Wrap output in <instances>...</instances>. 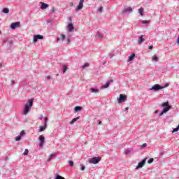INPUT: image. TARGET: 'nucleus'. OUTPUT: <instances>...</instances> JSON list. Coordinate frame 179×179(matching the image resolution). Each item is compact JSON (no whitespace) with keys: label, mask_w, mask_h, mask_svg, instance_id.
Wrapping results in <instances>:
<instances>
[{"label":"nucleus","mask_w":179,"mask_h":179,"mask_svg":"<svg viewBox=\"0 0 179 179\" xmlns=\"http://www.w3.org/2000/svg\"><path fill=\"white\" fill-rule=\"evenodd\" d=\"M33 99H30L25 105L23 112L24 115H27V114H29V111L31 110V107H33Z\"/></svg>","instance_id":"nucleus-1"},{"label":"nucleus","mask_w":179,"mask_h":179,"mask_svg":"<svg viewBox=\"0 0 179 179\" xmlns=\"http://www.w3.org/2000/svg\"><path fill=\"white\" fill-rule=\"evenodd\" d=\"M162 106L164 107V108L163 112L159 114L160 117H162V115H163L164 113H167V111H169V110L171 109V106L169 105V102L162 103Z\"/></svg>","instance_id":"nucleus-2"},{"label":"nucleus","mask_w":179,"mask_h":179,"mask_svg":"<svg viewBox=\"0 0 179 179\" xmlns=\"http://www.w3.org/2000/svg\"><path fill=\"white\" fill-rule=\"evenodd\" d=\"M101 160V157H94L89 159L88 163H90V164H98V163H100Z\"/></svg>","instance_id":"nucleus-3"},{"label":"nucleus","mask_w":179,"mask_h":179,"mask_svg":"<svg viewBox=\"0 0 179 179\" xmlns=\"http://www.w3.org/2000/svg\"><path fill=\"white\" fill-rule=\"evenodd\" d=\"M48 122V117H44L43 126H40L38 129V132H43L47 129V122Z\"/></svg>","instance_id":"nucleus-4"},{"label":"nucleus","mask_w":179,"mask_h":179,"mask_svg":"<svg viewBox=\"0 0 179 179\" xmlns=\"http://www.w3.org/2000/svg\"><path fill=\"white\" fill-rule=\"evenodd\" d=\"M162 89H164V87H162L159 84H156L154 86H152L150 89V90H154L155 92H157V90H162Z\"/></svg>","instance_id":"nucleus-5"},{"label":"nucleus","mask_w":179,"mask_h":179,"mask_svg":"<svg viewBox=\"0 0 179 179\" xmlns=\"http://www.w3.org/2000/svg\"><path fill=\"white\" fill-rule=\"evenodd\" d=\"M39 148H43L44 146V143H45V138L43 136V135L39 136Z\"/></svg>","instance_id":"nucleus-6"},{"label":"nucleus","mask_w":179,"mask_h":179,"mask_svg":"<svg viewBox=\"0 0 179 179\" xmlns=\"http://www.w3.org/2000/svg\"><path fill=\"white\" fill-rule=\"evenodd\" d=\"M124 101H127V95L125 94H120V98L118 99V103H124Z\"/></svg>","instance_id":"nucleus-7"},{"label":"nucleus","mask_w":179,"mask_h":179,"mask_svg":"<svg viewBox=\"0 0 179 179\" xmlns=\"http://www.w3.org/2000/svg\"><path fill=\"white\" fill-rule=\"evenodd\" d=\"M43 38H44V36H43V35H35L34 36V43H37L38 40H43Z\"/></svg>","instance_id":"nucleus-8"},{"label":"nucleus","mask_w":179,"mask_h":179,"mask_svg":"<svg viewBox=\"0 0 179 179\" xmlns=\"http://www.w3.org/2000/svg\"><path fill=\"white\" fill-rule=\"evenodd\" d=\"M20 26V22H13L10 24V29L12 30H15V29H16V27H19Z\"/></svg>","instance_id":"nucleus-9"},{"label":"nucleus","mask_w":179,"mask_h":179,"mask_svg":"<svg viewBox=\"0 0 179 179\" xmlns=\"http://www.w3.org/2000/svg\"><path fill=\"white\" fill-rule=\"evenodd\" d=\"M146 163V159H144L142 160V162H140L138 164V166L136 167V169L138 170V169H142L143 166H145Z\"/></svg>","instance_id":"nucleus-10"},{"label":"nucleus","mask_w":179,"mask_h":179,"mask_svg":"<svg viewBox=\"0 0 179 179\" xmlns=\"http://www.w3.org/2000/svg\"><path fill=\"white\" fill-rule=\"evenodd\" d=\"M83 2H85V0H80L78 6H77L76 10H82L83 9Z\"/></svg>","instance_id":"nucleus-11"},{"label":"nucleus","mask_w":179,"mask_h":179,"mask_svg":"<svg viewBox=\"0 0 179 179\" xmlns=\"http://www.w3.org/2000/svg\"><path fill=\"white\" fill-rule=\"evenodd\" d=\"M65 38H66V36H65V34H62L59 37L57 38V41L64 42L65 41Z\"/></svg>","instance_id":"nucleus-12"},{"label":"nucleus","mask_w":179,"mask_h":179,"mask_svg":"<svg viewBox=\"0 0 179 179\" xmlns=\"http://www.w3.org/2000/svg\"><path fill=\"white\" fill-rule=\"evenodd\" d=\"M67 30L68 31H69L70 33H72V31H73V30H75V27H73V24L72 23H69L67 26Z\"/></svg>","instance_id":"nucleus-13"},{"label":"nucleus","mask_w":179,"mask_h":179,"mask_svg":"<svg viewBox=\"0 0 179 179\" xmlns=\"http://www.w3.org/2000/svg\"><path fill=\"white\" fill-rule=\"evenodd\" d=\"M113 82V80L108 81L105 85H102L101 89H107L110 87V85Z\"/></svg>","instance_id":"nucleus-14"},{"label":"nucleus","mask_w":179,"mask_h":179,"mask_svg":"<svg viewBox=\"0 0 179 179\" xmlns=\"http://www.w3.org/2000/svg\"><path fill=\"white\" fill-rule=\"evenodd\" d=\"M90 93H94L95 94H97V93H99L100 92V90L97 89V88H90Z\"/></svg>","instance_id":"nucleus-15"},{"label":"nucleus","mask_w":179,"mask_h":179,"mask_svg":"<svg viewBox=\"0 0 179 179\" xmlns=\"http://www.w3.org/2000/svg\"><path fill=\"white\" fill-rule=\"evenodd\" d=\"M80 117H76V118H73L71 122H70V124L71 125H73V124H75V122H76V121L78 120H80Z\"/></svg>","instance_id":"nucleus-16"},{"label":"nucleus","mask_w":179,"mask_h":179,"mask_svg":"<svg viewBox=\"0 0 179 179\" xmlns=\"http://www.w3.org/2000/svg\"><path fill=\"white\" fill-rule=\"evenodd\" d=\"M48 8V4L45 3H41V9H47Z\"/></svg>","instance_id":"nucleus-17"},{"label":"nucleus","mask_w":179,"mask_h":179,"mask_svg":"<svg viewBox=\"0 0 179 179\" xmlns=\"http://www.w3.org/2000/svg\"><path fill=\"white\" fill-rule=\"evenodd\" d=\"M132 10V8L128 7L127 8H124L122 10L123 13H127V12H131Z\"/></svg>","instance_id":"nucleus-18"},{"label":"nucleus","mask_w":179,"mask_h":179,"mask_svg":"<svg viewBox=\"0 0 179 179\" xmlns=\"http://www.w3.org/2000/svg\"><path fill=\"white\" fill-rule=\"evenodd\" d=\"M145 41V39H143V35H142L138 40V44H142Z\"/></svg>","instance_id":"nucleus-19"},{"label":"nucleus","mask_w":179,"mask_h":179,"mask_svg":"<svg viewBox=\"0 0 179 179\" xmlns=\"http://www.w3.org/2000/svg\"><path fill=\"white\" fill-rule=\"evenodd\" d=\"M138 13L140 14V16H143V12H144V9L143 8H140L138 10Z\"/></svg>","instance_id":"nucleus-20"},{"label":"nucleus","mask_w":179,"mask_h":179,"mask_svg":"<svg viewBox=\"0 0 179 179\" xmlns=\"http://www.w3.org/2000/svg\"><path fill=\"white\" fill-rule=\"evenodd\" d=\"M74 110L76 113H78V111H81L82 110V107L81 106H76L74 108Z\"/></svg>","instance_id":"nucleus-21"},{"label":"nucleus","mask_w":179,"mask_h":179,"mask_svg":"<svg viewBox=\"0 0 179 179\" xmlns=\"http://www.w3.org/2000/svg\"><path fill=\"white\" fill-rule=\"evenodd\" d=\"M96 37H97V38H100L101 40V38H103V37H104V36L103 35V34L98 32L96 34Z\"/></svg>","instance_id":"nucleus-22"},{"label":"nucleus","mask_w":179,"mask_h":179,"mask_svg":"<svg viewBox=\"0 0 179 179\" xmlns=\"http://www.w3.org/2000/svg\"><path fill=\"white\" fill-rule=\"evenodd\" d=\"M71 43V36H67L66 38V44H69Z\"/></svg>","instance_id":"nucleus-23"},{"label":"nucleus","mask_w":179,"mask_h":179,"mask_svg":"<svg viewBox=\"0 0 179 179\" xmlns=\"http://www.w3.org/2000/svg\"><path fill=\"white\" fill-rule=\"evenodd\" d=\"M62 69H63V73H65V72L68 71V66H66V65H64Z\"/></svg>","instance_id":"nucleus-24"},{"label":"nucleus","mask_w":179,"mask_h":179,"mask_svg":"<svg viewBox=\"0 0 179 179\" xmlns=\"http://www.w3.org/2000/svg\"><path fill=\"white\" fill-rule=\"evenodd\" d=\"M134 58H135V54H132L129 57V61H133Z\"/></svg>","instance_id":"nucleus-25"},{"label":"nucleus","mask_w":179,"mask_h":179,"mask_svg":"<svg viewBox=\"0 0 179 179\" xmlns=\"http://www.w3.org/2000/svg\"><path fill=\"white\" fill-rule=\"evenodd\" d=\"M2 12L3 13H8L9 12V8H4L3 10H2Z\"/></svg>","instance_id":"nucleus-26"},{"label":"nucleus","mask_w":179,"mask_h":179,"mask_svg":"<svg viewBox=\"0 0 179 179\" xmlns=\"http://www.w3.org/2000/svg\"><path fill=\"white\" fill-rule=\"evenodd\" d=\"M55 156H57V155L51 154L48 157V160H51L52 159H53V157H55Z\"/></svg>","instance_id":"nucleus-27"},{"label":"nucleus","mask_w":179,"mask_h":179,"mask_svg":"<svg viewBox=\"0 0 179 179\" xmlns=\"http://www.w3.org/2000/svg\"><path fill=\"white\" fill-rule=\"evenodd\" d=\"M56 179H65V178L61 176L59 174H56Z\"/></svg>","instance_id":"nucleus-28"},{"label":"nucleus","mask_w":179,"mask_h":179,"mask_svg":"<svg viewBox=\"0 0 179 179\" xmlns=\"http://www.w3.org/2000/svg\"><path fill=\"white\" fill-rule=\"evenodd\" d=\"M89 67V63H85L83 66V69H85V68H88Z\"/></svg>","instance_id":"nucleus-29"},{"label":"nucleus","mask_w":179,"mask_h":179,"mask_svg":"<svg viewBox=\"0 0 179 179\" xmlns=\"http://www.w3.org/2000/svg\"><path fill=\"white\" fill-rule=\"evenodd\" d=\"M24 135H26V132L24 131V130H22L20 134V136H24Z\"/></svg>","instance_id":"nucleus-30"},{"label":"nucleus","mask_w":179,"mask_h":179,"mask_svg":"<svg viewBox=\"0 0 179 179\" xmlns=\"http://www.w3.org/2000/svg\"><path fill=\"white\" fill-rule=\"evenodd\" d=\"M23 155L24 156H27V155H29V150L25 149Z\"/></svg>","instance_id":"nucleus-31"},{"label":"nucleus","mask_w":179,"mask_h":179,"mask_svg":"<svg viewBox=\"0 0 179 179\" xmlns=\"http://www.w3.org/2000/svg\"><path fill=\"white\" fill-rule=\"evenodd\" d=\"M22 139V137L19 135L18 136L15 137L16 142H19Z\"/></svg>","instance_id":"nucleus-32"},{"label":"nucleus","mask_w":179,"mask_h":179,"mask_svg":"<svg viewBox=\"0 0 179 179\" xmlns=\"http://www.w3.org/2000/svg\"><path fill=\"white\" fill-rule=\"evenodd\" d=\"M155 159H153V158H150V159H148V163L149 164H150V163H153V161H154Z\"/></svg>","instance_id":"nucleus-33"},{"label":"nucleus","mask_w":179,"mask_h":179,"mask_svg":"<svg viewBox=\"0 0 179 179\" xmlns=\"http://www.w3.org/2000/svg\"><path fill=\"white\" fill-rule=\"evenodd\" d=\"M69 164L71 167H73V161H69Z\"/></svg>","instance_id":"nucleus-34"},{"label":"nucleus","mask_w":179,"mask_h":179,"mask_svg":"<svg viewBox=\"0 0 179 179\" xmlns=\"http://www.w3.org/2000/svg\"><path fill=\"white\" fill-rule=\"evenodd\" d=\"M142 23H143V24H148L150 23V21H148V20H143V21H142Z\"/></svg>","instance_id":"nucleus-35"},{"label":"nucleus","mask_w":179,"mask_h":179,"mask_svg":"<svg viewBox=\"0 0 179 179\" xmlns=\"http://www.w3.org/2000/svg\"><path fill=\"white\" fill-rule=\"evenodd\" d=\"M80 169L82 170V171H85V169H86V167L84 166L83 164H80Z\"/></svg>","instance_id":"nucleus-36"},{"label":"nucleus","mask_w":179,"mask_h":179,"mask_svg":"<svg viewBox=\"0 0 179 179\" xmlns=\"http://www.w3.org/2000/svg\"><path fill=\"white\" fill-rule=\"evenodd\" d=\"M98 12L99 13H101V12H103V7H100L99 8H98Z\"/></svg>","instance_id":"nucleus-37"},{"label":"nucleus","mask_w":179,"mask_h":179,"mask_svg":"<svg viewBox=\"0 0 179 179\" xmlns=\"http://www.w3.org/2000/svg\"><path fill=\"white\" fill-rule=\"evenodd\" d=\"M152 61H157V57L155 55L152 56Z\"/></svg>","instance_id":"nucleus-38"},{"label":"nucleus","mask_w":179,"mask_h":179,"mask_svg":"<svg viewBox=\"0 0 179 179\" xmlns=\"http://www.w3.org/2000/svg\"><path fill=\"white\" fill-rule=\"evenodd\" d=\"M50 12H51L52 13H54V12H55V8L54 7H52V8H51V10H50Z\"/></svg>","instance_id":"nucleus-39"},{"label":"nucleus","mask_w":179,"mask_h":179,"mask_svg":"<svg viewBox=\"0 0 179 179\" xmlns=\"http://www.w3.org/2000/svg\"><path fill=\"white\" fill-rule=\"evenodd\" d=\"M15 85V80H11V86H13Z\"/></svg>","instance_id":"nucleus-40"},{"label":"nucleus","mask_w":179,"mask_h":179,"mask_svg":"<svg viewBox=\"0 0 179 179\" xmlns=\"http://www.w3.org/2000/svg\"><path fill=\"white\" fill-rule=\"evenodd\" d=\"M149 50H153V45L148 46Z\"/></svg>","instance_id":"nucleus-41"},{"label":"nucleus","mask_w":179,"mask_h":179,"mask_svg":"<svg viewBox=\"0 0 179 179\" xmlns=\"http://www.w3.org/2000/svg\"><path fill=\"white\" fill-rule=\"evenodd\" d=\"M147 146H148V144H146V143L143 144V148H146Z\"/></svg>","instance_id":"nucleus-42"},{"label":"nucleus","mask_w":179,"mask_h":179,"mask_svg":"<svg viewBox=\"0 0 179 179\" xmlns=\"http://www.w3.org/2000/svg\"><path fill=\"white\" fill-rule=\"evenodd\" d=\"M46 79H48V80H50V79H51V76H48L46 77Z\"/></svg>","instance_id":"nucleus-43"},{"label":"nucleus","mask_w":179,"mask_h":179,"mask_svg":"<svg viewBox=\"0 0 179 179\" xmlns=\"http://www.w3.org/2000/svg\"><path fill=\"white\" fill-rule=\"evenodd\" d=\"M43 115H41V116L39 117V120H43Z\"/></svg>","instance_id":"nucleus-44"},{"label":"nucleus","mask_w":179,"mask_h":179,"mask_svg":"<svg viewBox=\"0 0 179 179\" xmlns=\"http://www.w3.org/2000/svg\"><path fill=\"white\" fill-rule=\"evenodd\" d=\"M69 5H70L71 7H72V6H73V2H70Z\"/></svg>","instance_id":"nucleus-45"},{"label":"nucleus","mask_w":179,"mask_h":179,"mask_svg":"<svg viewBox=\"0 0 179 179\" xmlns=\"http://www.w3.org/2000/svg\"><path fill=\"white\" fill-rule=\"evenodd\" d=\"M98 125H101V121L98 122Z\"/></svg>","instance_id":"nucleus-46"},{"label":"nucleus","mask_w":179,"mask_h":179,"mask_svg":"<svg viewBox=\"0 0 179 179\" xmlns=\"http://www.w3.org/2000/svg\"><path fill=\"white\" fill-rule=\"evenodd\" d=\"M155 114H157L159 113V110H155Z\"/></svg>","instance_id":"nucleus-47"},{"label":"nucleus","mask_w":179,"mask_h":179,"mask_svg":"<svg viewBox=\"0 0 179 179\" xmlns=\"http://www.w3.org/2000/svg\"><path fill=\"white\" fill-rule=\"evenodd\" d=\"M5 160H8V157H5Z\"/></svg>","instance_id":"nucleus-48"},{"label":"nucleus","mask_w":179,"mask_h":179,"mask_svg":"<svg viewBox=\"0 0 179 179\" xmlns=\"http://www.w3.org/2000/svg\"><path fill=\"white\" fill-rule=\"evenodd\" d=\"M110 58H113V55H110Z\"/></svg>","instance_id":"nucleus-49"},{"label":"nucleus","mask_w":179,"mask_h":179,"mask_svg":"<svg viewBox=\"0 0 179 179\" xmlns=\"http://www.w3.org/2000/svg\"><path fill=\"white\" fill-rule=\"evenodd\" d=\"M9 44H12V41H10V42H9Z\"/></svg>","instance_id":"nucleus-50"},{"label":"nucleus","mask_w":179,"mask_h":179,"mask_svg":"<svg viewBox=\"0 0 179 179\" xmlns=\"http://www.w3.org/2000/svg\"><path fill=\"white\" fill-rule=\"evenodd\" d=\"M128 153H129V152H128V151H127V152H126V154H127V155H128Z\"/></svg>","instance_id":"nucleus-51"},{"label":"nucleus","mask_w":179,"mask_h":179,"mask_svg":"<svg viewBox=\"0 0 179 179\" xmlns=\"http://www.w3.org/2000/svg\"><path fill=\"white\" fill-rule=\"evenodd\" d=\"M126 110H128V108H126Z\"/></svg>","instance_id":"nucleus-52"},{"label":"nucleus","mask_w":179,"mask_h":179,"mask_svg":"<svg viewBox=\"0 0 179 179\" xmlns=\"http://www.w3.org/2000/svg\"><path fill=\"white\" fill-rule=\"evenodd\" d=\"M0 34H1V31H0Z\"/></svg>","instance_id":"nucleus-53"}]
</instances>
